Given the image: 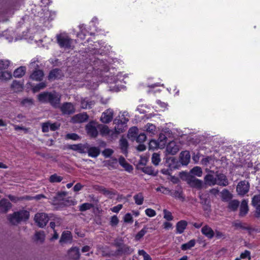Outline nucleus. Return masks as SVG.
Returning <instances> with one entry per match:
<instances>
[{"instance_id":"ea45409f","label":"nucleus","mask_w":260,"mask_h":260,"mask_svg":"<svg viewBox=\"0 0 260 260\" xmlns=\"http://www.w3.org/2000/svg\"><path fill=\"white\" fill-rule=\"evenodd\" d=\"M199 198L200 199V203L203 205H204L205 207H204V210H208L209 208V200L203 194H200L199 195Z\"/></svg>"},{"instance_id":"e2e57ef3","label":"nucleus","mask_w":260,"mask_h":260,"mask_svg":"<svg viewBox=\"0 0 260 260\" xmlns=\"http://www.w3.org/2000/svg\"><path fill=\"white\" fill-rule=\"evenodd\" d=\"M157 191H160L165 194H170V189L164 186H160L156 188Z\"/></svg>"},{"instance_id":"bb28decb","label":"nucleus","mask_w":260,"mask_h":260,"mask_svg":"<svg viewBox=\"0 0 260 260\" xmlns=\"http://www.w3.org/2000/svg\"><path fill=\"white\" fill-rule=\"evenodd\" d=\"M61 70L58 69H55L50 71L48 78L49 80H52L59 79L61 77Z\"/></svg>"},{"instance_id":"c9c22d12","label":"nucleus","mask_w":260,"mask_h":260,"mask_svg":"<svg viewBox=\"0 0 260 260\" xmlns=\"http://www.w3.org/2000/svg\"><path fill=\"white\" fill-rule=\"evenodd\" d=\"M127 141L124 138H121L120 140V146L122 153L126 154L127 153L128 148Z\"/></svg>"},{"instance_id":"72a5a7b5","label":"nucleus","mask_w":260,"mask_h":260,"mask_svg":"<svg viewBox=\"0 0 260 260\" xmlns=\"http://www.w3.org/2000/svg\"><path fill=\"white\" fill-rule=\"evenodd\" d=\"M203 174V171L201 167H193L190 171L189 175L197 176L198 177L202 176Z\"/></svg>"},{"instance_id":"774afa93","label":"nucleus","mask_w":260,"mask_h":260,"mask_svg":"<svg viewBox=\"0 0 260 260\" xmlns=\"http://www.w3.org/2000/svg\"><path fill=\"white\" fill-rule=\"evenodd\" d=\"M66 138L73 140H77L80 139L79 136L75 133L68 134L66 135Z\"/></svg>"},{"instance_id":"864d4df0","label":"nucleus","mask_w":260,"mask_h":260,"mask_svg":"<svg viewBox=\"0 0 260 260\" xmlns=\"http://www.w3.org/2000/svg\"><path fill=\"white\" fill-rule=\"evenodd\" d=\"M152 162L155 166L158 165L160 161V155L158 153H154L151 157Z\"/></svg>"},{"instance_id":"13d9d810","label":"nucleus","mask_w":260,"mask_h":260,"mask_svg":"<svg viewBox=\"0 0 260 260\" xmlns=\"http://www.w3.org/2000/svg\"><path fill=\"white\" fill-rule=\"evenodd\" d=\"M163 212L164 214V218L167 220L171 221L173 219V216H172L171 212L168 211L166 209H164L163 210Z\"/></svg>"},{"instance_id":"5fc2aeb1","label":"nucleus","mask_w":260,"mask_h":260,"mask_svg":"<svg viewBox=\"0 0 260 260\" xmlns=\"http://www.w3.org/2000/svg\"><path fill=\"white\" fill-rule=\"evenodd\" d=\"M21 105L24 107H28L31 106L33 105V100L31 99H24L21 101Z\"/></svg>"},{"instance_id":"b1692460","label":"nucleus","mask_w":260,"mask_h":260,"mask_svg":"<svg viewBox=\"0 0 260 260\" xmlns=\"http://www.w3.org/2000/svg\"><path fill=\"white\" fill-rule=\"evenodd\" d=\"M248 201L243 200L240 207L239 216L241 217L245 216L248 213Z\"/></svg>"},{"instance_id":"cd10ccee","label":"nucleus","mask_w":260,"mask_h":260,"mask_svg":"<svg viewBox=\"0 0 260 260\" xmlns=\"http://www.w3.org/2000/svg\"><path fill=\"white\" fill-rule=\"evenodd\" d=\"M240 205V202L237 200H231L229 201L228 209L230 211L235 212L237 210Z\"/></svg>"},{"instance_id":"9d476101","label":"nucleus","mask_w":260,"mask_h":260,"mask_svg":"<svg viewBox=\"0 0 260 260\" xmlns=\"http://www.w3.org/2000/svg\"><path fill=\"white\" fill-rule=\"evenodd\" d=\"M216 184L222 186H226L229 183L226 176L222 173L216 174Z\"/></svg>"},{"instance_id":"3c124183","label":"nucleus","mask_w":260,"mask_h":260,"mask_svg":"<svg viewBox=\"0 0 260 260\" xmlns=\"http://www.w3.org/2000/svg\"><path fill=\"white\" fill-rule=\"evenodd\" d=\"M0 77L1 79L4 80H9L12 77V74L11 72L9 71H1Z\"/></svg>"},{"instance_id":"8fccbe9b","label":"nucleus","mask_w":260,"mask_h":260,"mask_svg":"<svg viewBox=\"0 0 260 260\" xmlns=\"http://www.w3.org/2000/svg\"><path fill=\"white\" fill-rule=\"evenodd\" d=\"M252 205L256 208L260 206V194L255 195L252 199Z\"/></svg>"},{"instance_id":"ddd939ff","label":"nucleus","mask_w":260,"mask_h":260,"mask_svg":"<svg viewBox=\"0 0 260 260\" xmlns=\"http://www.w3.org/2000/svg\"><path fill=\"white\" fill-rule=\"evenodd\" d=\"M86 130L88 135L92 137H96L98 135V132L94 122H90L87 124Z\"/></svg>"},{"instance_id":"a18cd8bd","label":"nucleus","mask_w":260,"mask_h":260,"mask_svg":"<svg viewBox=\"0 0 260 260\" xmlns=\"http://www.w3.org/2000/svg\"><path fill=\"white\" fill-rule=\"evenodd\" d=\"M145 128L146 131V132L149 133L150 135H154L156 130L155 126L151 123H147L145 125Z\"/></svg>"},{"instance_id":"e433bc0d","label":"nucleus","mask_w":260,"mask_h":260,"mask_svg":"<svg viewBox=\"0 0 260 260\" xmlns=\"http://www.w3.org/2000/svg\"><path fill=\"white\" fill-rule=\"evenodd\" d=\"M11 88L15 92H19L22 90L23 86L22 84L16 80L14 81L11 84Z\"/></svg>"},{"instance_id":"f3484780","label":"nucleus","mask_w":260,"mask_h":260,"mask_svg":"<svg viewBox=\"0 0 260 260\" xmlns=\"http://www.w3.org/2000/svg\"><path fill=\"white\" fill-rule=\"evenodd\" d=\"M12 207L11 203L7 199H4L0 201L1 211L6 213Z\"/></svg>"},{"instance_id":"20e7f679","label":"nucleus","mask_w":260,"mask_h":260,"mask_svg":"<svg viewBox=\"0 0 260 260\" xmlns=\"http://www.w3.org/2000/svg\"><path fill=\"white\" fill-rule=\"evenodd\" d=\"M34 220L39 227L43 228L48 222L49 217L46 213H38L35 215Z\"/></svg>"},{"instance_id":"de8ad7c7","label":"nucleus","mask_w":260,"mask_h":260,"mask_svg":"<svg viewBox=\"0 0 260 260\" xmlns=\"http://www.w3.org/2000/svg\"><path fill=\"white\" fill-rule=\"evenodd\" d=\"M147 228L144 226L140 231H139L135 236V240L136 241L140 240L147 233Z\"/></svg>"},{"instance_id":"a211bd4d","label":"nucleus","mask_w":260,"mask_h":260,"mask_svg":"<svg viewBox=\"0 0 260 260\" xmlns=\"http://www.w3.org/2000/svg\"><path fill=\"white\" fill-rule=\"evenodd\" d=\"M181 163L183 165H187L190 161V155L188 151H183L180 154Z\"/></svg>"},{"instance_id":"f03ea898","label":"nucleus","mask_w":260,"mask_h":260,"mask_svg":"<svg viewBox=\"0 0 260 260\" xmlns=\"http://www.w3.org/2000/svg\"><path fill=\"white\" fill-rule=\"evenodd\" d=\"M57 43L61 48L71 49L72 44V40L68 36L63 34L57 35Z\"/></svg>"},{"instance_id":"412c9836","label":"nucleus","mask_w":260,"mask_h":260,"mask_svg":"<svg viewBox=\"0 0 260 260\" xmlns=\"http://www.w3.org/2000/svg\"><path fill=\"white\" fill-rule=\"evenodd\" d=\"M67 195L66 191L58 192L55 196H54L51 199L53 204H58L59 202L64 201V197Z\"/></svg>"},{"instance_id":"5701e85b","label":"nucleus","mask_w":260,"mask_h":260,"mask_svg":"<svg viewBox=\"0 0 260 260\" xmlns=\"http://www.w3.org/2000/svg\"><path fill=\"white\" fill-rule=\"evenodd\" d=\"M68 254L70 258L73 260H78L80 258L79 249L76 247L71 248Z\"/></svg>"},{"instance_id":"c85d7f7f","label":"nucleus","mask_w":260,"mask_h":260,"mask_svg":"<svg viewBox=\"0 0 260 260\" xmlns=\"http://www.w3.org/2000/svg\"><path fill=\"white\" fill-rule=\"evenodd\" d=\"M95 104L94 101H90L87 98L82 99L81 100V107L82 109H90Z\"/></svg>"},{"instance_id":"f704fd0d","label":"nucleus","mask_w":260,"mask_h":260,"mask_svg":"<svg viewBox=\"0 0 260 260\" xmlns=\"http://www.w3.org/2000/svg\"><path fill=\"white\" fill-rule=\"evenodd\" d=\"M25 68L21 66L14 71L13 75L16 78H21L25 74Z\"/></svg>"},{"instance_id":"4be33fe9","label":"nucleus","mask_w":260,"mask_h":260,"mask_svg":"<svg viewBox=\"0 0 260 260\" xmlns=\"http://www.w3.org/2000/svg\"><path fill=\"white\" fill-rule=\"evenodd\" d=\"M86 144H74V145H70L69 146V149H72L74 151H77L80 153H86Z\"/></svg>"},{"instance_id":"7c9ffc66","label":"nucleus","mask_w":260,"mask_h":260,"mask_svg":"<svg viewBox=\"0 0 260 260\" xmlns=\"http://www.w3.org/2000/svg\"><path fill=\"white\" fill-rule=\"evenodd\" d=\"M119 164L123 167L125 170L128 172H131L133 170V167L129 164L127 163L125 160V158L123 156H120L119 158Z\"/></svg>"},{"instance_id":"4d7b16f0","label":"nucleus","mask_w":260,"mask_h":260,"mask_svg":"<svg viewBox=\"0 0 260 260\" xmlns=\"http://www.w3.org/2000/svg\"><path fill=\"white\" fill-rule=\"evenodd\" d=\"M136 141L138 143H143L146 140V136L144 133H140L138 136L137 135Z\"/></svg>"},{"instance_id":"9b49d317","label":"nucleus","mask_w":260,"mask_h":260,"mask_svg":"<svg viewBox=\"0 0 260 260\" xmlns=\"http://www.w3.org/2000/svg\"><path fill=\"white\" fill-rule=\"evenodd\" d=\"M86 152L89 156L95 158L98 157L100 154V149L98 147H90L88 144H86Z\"/></svg>"},{"instance_id":"f8f14e48","label":"nucleus","mask_w":260,"mask_h":260,"mask_svg":"<svg viewBox=\"0 0 260 260\" xmlns=\"http://www.w3.org/2000/svg\"><path fill=\"white\" fill-rule=\"evenodd\" d=\"M179 150V146L174 141L170 142L167 146V152L171 155H175Z\"/></svg>"},{"instance_id":"2eb2a0df","label":"nucleus","mask_w":260,"mask_h":260,"mask_svg":"<svg viewBox=\"0 0 260 260\" xmlns=\"http://www.w3.org/2000/svg\"><path fill=\"white\" fill-rule=\"evenodd\" d=\"M169 195L176 199L180 200L182 202H183L185 200V197L183 196V191L180 187L178 188L177 190H170Z\"/></svg>"},{"instance_id":"a878e982","label":"nucleus","mask_w":260,"mask_h":260,"mask_svg":"<svg viewBox=\"0 0 260 260\" xmlns=\"http://www.w3.org/2000/svg\"><path fill=\"white\" fill-rule=\"evenodd\" d=\"M204 181L206 184L209 186H214L217 184L216 182V176L212 174H207L204 177Z\"/></svg>"},{"instance_id":"393cba45","label":"nucleus","mask_w":260,"mask_h":260,"mask_svg":"<svg viewBox=\"0 0 260 260\" xmlns=\"http://www.w3.org/2000/svg\"><path fill=\"white\" fill-rule=\"evenodd\" d=\"M72 240V236L71 235V233L68 231H65L63 232L61 234V238L59 240V243H67L68 242H71Z\"/></svg>"},{"instance_id":"680f3d73","label":"nucleus","mask_w":260,"mask_h":260,"mask_svg":"<svg viewBox=\"0 0 260 260\" xmlns=\"http://www.w3.org/2000/svg\"><path fill=\"white\" fill-rule=\"evenodd\" d=\"M46 86V84L44 82H41L37 84L33 88V91L34 92H38L40 90L44 88Z\"/></svg>"},{"instance_id":"4c0bfd02","label":"nucleus","mask_w":260,"mask_h":260,"mask_svg":"<svg viewBox=\"0 0 260 260\" xmlns=\"http://www.w3.org/2000/svg\"><path fill=\"white\" fill-rule=\"evenodd\" d=\"M50 92H43L39 94L38 100L40 102L42 103L48 102L49 99L50 98Z\"/></svg>"},{"instance_id":"603ef678","label":"nucleus","mask_w":260,"mask_h":260,"mask_svg":"<svg viewBox=\"0 0 260 260\" xmlns=\"http://www.w3.org/2000/svg\"><path fill=\"white\" fill-rule=\"evenodd\" d=\"M10 64V61L8 60H0V71L7 69Z\"/></svg>"},{"instance_id":"338daca9","label":"nucleus","mask_w":260,"mask_h":260,"mask_svg":"<svg viewBox=\"0 0 260 260\" xmlns=\"http://www.w3.org/2000/svg\"><path fill=\"white\" fill-rule=\"evenodd\" d=\"M50 122H44L42 124V132L44 133H47L49 132L50 129Z\"/></svg>"},{"instance_id":"052dcab7","label":"nucleus","mask_w":260,"mask_h":260,"mask_svg":"<svg viewBox=\"0 0 260 260\" xmlns=\"http://www.w3.org/2000/svg\"><path fill=\"white\" fill-rule=\"evenodd\" d=\"M240 258L242 259L248 258V260L251 259V253L249 250H245L243 252H242L240 254Z\"/></svg>"},{"instance_id":"69168bd1","label":"nucleus","mask_w":260,"mask_h":260,"mask_svg":"<svg viewBox=\"0 0 260 260\" xmlns=\"http://www.w3.org/2000/svg\"><path fill=\"white\" fill-rule=\"evenodd\" d=\"M145 214L149 217H154L156 215L155 210L151 208H147L145 211Z\"/></svg>"},{"instance_id":"7ed1b4c3","label":"nucleus","mask_w":260,"mask_h":260,"mask_svg":"<svg viewBox=\"0 0 260 260\" xmlns=\"http://www.w3.org/2000/svg\"><path fill=\"white\" fill-rule=\"evenodd\" d=\"M249 188L250 184L248 181L243 180L238 183L236 191L238 195L243 197L249 191Z\"/></svg>"},{"instance_id":"49530a36","label":"nucleus","mask_w":260,"mask_h":260,"mask_svg":"<svg viewBox=\"0 0 260 260\" xmlns=\"http://www.w3.org/2000/svg\"><path fill=\"white\" fill-rule=\"evenodd\" d=\"M93 207V205L91 203H85L79 206V210L80 211L84 212L86 210H89Z\"/></svg>"},{"instance_id":"6e6552de","label":"nucleus","mask_w":260,"mask_h":260,"mask_svg":"<svg viewBox=\"0 0 260 260\" xmlns=\"http://www.w3.org/2000/svg\"><path fill=\"white\" fill-rule=\"evenodd\" d=\"M115 121L116 126H115L113 132L114 133V138H116L119 134L122 133L124 131V125L128 121V119L124 118L123 121L119 120H118L117 122H116V120Z\"/></svg>"},{"instance_id":"39448f33","label":"nucleus","mask_w":260,"mask_h":260,"mask_svg":"<svg viewBox=\"0 0 260 260\" xmlns=\"http://www.w3.org/2000/svg\"><path fill=\"white\" fill-rule=\"evenodd\" d=\"M133 252V248L124 244L121 247L117 248L113 255L114 256L128 255L131 254Z\"/></svg>"},{"instance_id":"aec40b11","label":"nucleus","mask_w":260,"mask_h":260,"mask_svg":"<svg viewBox=\"0 0 260 260\" xmlns=\"http://www.w3.org/2000/svg\"><path fill=\"white\" fill-rule=\"evenodd\" d=\"M201 232L209 239H212L214 236V232L208 225H205L202 228Z\"/></svg>"},{"instance_id":"58836bf2","label":"nucleus","mask_w":260,"mask_h":260,"mask_svg":"<svg viewBox=\"0 0 260 260\" xmlns=\"http://www.w3.org/2000/svg\"><path fill=\"white\" fill-rule=\"evenodd\" d=\"M196 240L194 239L190 240L187 243H184L181 245V248L182 250H186L194 246Z\"/></svg>"},{"instance_id":"79ce46f5","label":"nucleus","mask_w":260,"mask_h":260,"mask_svg":"<svg viewBox=\"0 0 260 260\" xmlns=\"http://www.w3.org/2000/svg\"><path fill=\"white\" fill-rule=\"evenodd\" d=\"M233 226L237 229H242L248 231L251 230V228L247 226L246 223H243L240 221L235 222L234 223Z\"/></svg>"},{"instance_id":"c756f323","label":"nucleus","mask_w":260,"mask_h":260,"mask_svg":"<svg viewBox=\"0 0 260 260\" xmlns=\"http://www.w3.org/2000/svg\"><path fill=\"white\" fill-rule=\"evenodd\" d=\"M88 119V116L86 113H82L76 115L73 119L76 122L82 123L86 121Z\"/></svg>"},{"instance_id":"09e8293b","label":"nucleus","mask_w":260,"mask_h":260,"mask_svg":"<svg viewBox=\"0 0 260 260\" xmlns=\"http://www.w3.org/2000/svg\"><path fill=\"white\" fill-rule=\"evenodd\" d=\"M35 236L36 241L43 242L45 240V234L43 231L36 232Z\"/></svg>"},{"instance_id":"1a4fd4ad","label":"nucleus","mask_w":260,"mask_h":260,"mask_svg":"<svg viewBox=\"0 0 260 260\" xmlns=\"http://www.w3.org/2000/svg\"><path fill=\"white\" fill-rule=\"evenodd\" d=\"M113 118V110L108 109L103 112L101 117V121L104 123H108Z\"/></svg>"},{"instance_id":"6ab92c4d","label":"nucleus","mask_w":260,"mask_h":260,"mask_svg":"<svg viewBox=\"0 0 260 260\" xmlns=\"http://www.w3.org/2000/svg\"><path fill=\"white\" fill-rule=\"evenodd\" d=\"M44 72L41 70H36L34 71L30 76V78L37 81H41L44 77Z\"/></svg>"},{"instance_id":"6e6d98bb","label":"nucleus","mask_w":260,"mask_h":260,"mask_svg":"<svg viewBox=\"0 0 260 260\" xmlns=\"http://www.w3.org/2000/svg\"><path fill=\"white\" fill-rule=\"evenodd\" d=\"M138 135V128L136 127H132L128 131V136L131 138H135Z\"/></svg>"},{"instance_id":"423d86ee","label":"nucleus","mask_w":260,"mask_h":260,"mask_svg":"<svg viewBox=\"0 0 260 260\" xmlns=\"http://www.w3.org/2000/svg\"><path fill=\"white\" fill-rule=\"evenodd\" d=\"M59 108L60 109L62 114L63 115H71L75 112L74 105L71 103H64Z\"/></svg>"},{"instance_id":"473e14b6","label":"nucleus","mask_w":260,"mask_h":260,"mask_svg":"<svg viewBox=\"0 0 260 260\" xmlns=\"http://www.w3.org/2000/svg\"><path fill=\"white\" fill-rule=\"evenodd\" d=\"M221 197L223 202H229L232 198L233 195L228 189H224L221 192Z\"/></svg>"},{"instance_id":"dca6fc26","label":"nucleus","mask_w":260,"mask_h":260,"mask_svg":"<svg viewBox=\"0 0 260 260\" xmlns=\"http://www.w3.org/2000/svg\"><path fill=\"white\" fill-rule=\"evenodd\" d=\"M187 226V222L184 220L178 221L176 225V233L182 234Z\"/></svg>"},{"instance_id":"bf43d9fd","label":"nucleus","mask_w":260,"mask_h":260,"mask_svg":"<svg viewBox=\"0 0 260 260\" xmlns=\"http://www.w3.org/2000/svg\"><path fill=\"white\" fill-rule=\"evenodd\" d=\"M96 189L100 191V192L103 193L105 195H109L111 194V192L106 188L105 187L101 186H98L97 188H96Z\"/></svg>"},{"instance_id":"0eeeda50","label":"nucleus","mask_w":260,"mask_h":260,"mask_svg":"<svg viewBox=\"0 0 260 260\" xmlns=\"http://www.w3.org/2000/svg\"><path fill=\"white\" fill-rule=\"evenodd\" d=\"M187 183L191 187L197 189H201L203 187V182L202 180L196 178L194 176L188 175L187 177Z\"/></svg>"},{"instance_id":"c03bdc74","label":"nucleus","mask_w":260,"mask_h":260,"mask_svg":"<svg viewBox=\"0 0 260 260\" xmlns=\"http://www.w3.org/2000/svg\"><path fill=\"white\" fill-rule=\"evenodd\" d=\"M142 171L145 174L148 175L155 176L157 175V172H155L152 167L147 166L142 169Z\"/></svg>"},{"instance_id":"0e129e2a","label":"nucleus","mask_w":260,"mask_h":260,"mask_svg":"<svg viewBox=\"0 0 260 260\" xmlns=\"http://www.w3.org/2000/svg\"><path fill=\"white\" fill-rule=\"evenodd\" d=\"M119 222V219L117 216L114 215L111 217L110 220V225L112 226H116Z\"/></svg>"},{"instance_id":"37998d69","label":"nucleus","mask_w":260,"mask_h":260,"mask_svg":"<svg viewBox=\"0 0 260 260\" xmlns=\"http://www.w3.org/2000/svg\"><path fill=\"white\" fill-rule=\"evenodd\" d=\"M63 180V177L58 176L57 174H54L51 175L49 177V180L51 183H59Z\"/></svg>"},{"instance_id":"f257e3e1","label":"nucleus","mask_w":260,"mask_h":260,"mask_svg":"<svg viewBox=\"0 0 260 260\" xmlns=\"http://www.w3.org/2000/svg\"><path fill=\"white\" fill-rule=\"evenodd\" d=\"M29 217V212L25 210H22L9 215L8 219L12 224L16 225L21 221L27 220Z\"/></svg>"},{"instance_id":"4468645a","label":"nucleus","mask_w":260,"mask_h":260,"mask_svg":"<svg viewBox=\"0 0 260 260\" xmlns=\"http://www.w3.org/2000/svg\"><path fill=\"white\" fill-rule=\"evenodd\" d=\"M60 101V96L56 93H51L50 98L49 99L48 102L55 108H58L59 107V103Z\"/></svg>"},{"instance_id":"2f4dec72","label":"nucleus","mask_w":260,"mask_h":260,"mask_svg":"<svg viewBox=\"0 0 260 260\" xmlns=\"http://www.w3.org/2000/svg\"><path fill=\"white\" fill-rule=\"evenodd\" d=\"M100 132L102 135H108L111 137L112 138H114L113 130L109 129L107 125H101L99 127Z\"/></svg>"},{"instance_id":"a19ab883","label":"nucleus","mask_w":260,"mask_h":260,"mask_svg":"<svg viewBox=\"0 0 260 260\" xmlns=\"http://www.w3.org/2000/svg\"><path fill=\"white\" fill-rule=\"evenodd\" d=\"M134 199L135 203L138 205H141L144 202V197L142 193L140 192L135 194L134 196Z\"/></svg>"}]
</instances>
